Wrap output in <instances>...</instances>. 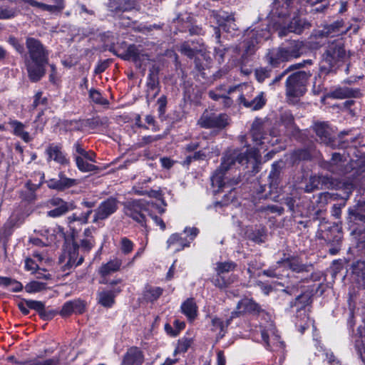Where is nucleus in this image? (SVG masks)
I'll return each instance as SVG.
<instances>
[{
    "mask_svg": "<svg viewBox=\"0 0 365 365\" xmlns=\"http://www.w3.org/2000/svg\"><path fill=\"white\" fill-rule=\"evenodd\" d=\"M259 158V152L256 149H247L245 152H240L237 150L227 151L222 158V162L219 168H217L211 177L212 186L215 192L229 191L231 195L233 191V186L239 183L238 178L228 179L225 176V172L228 170L232 165L237 162L241 165L247 164L250 162L256 163Z\"/></svg>",
    "mask_w": 365,
    "mask_h": 365,
    "instance_id": "f257e3e1",
    "label": "nucleus"
},
{
    "mask_svg": "<svg viewBox=\"0 0 365 365\" xmlns=\"http://www.w3.org/2000/svg\"><path fill=\"white\" fill-rule=\"evenodd\" d=\"M26 46L28 57L25 60L29 79L38 81L45 74V66L48 62V53L43 44L34 38H27Z\"/></svg>",
    "mask_w": 365,
    "mask_h": 365,
    "instance_id": "f03ea898",
    "label": "nucleus"
},
{
    "mask_svg": "<svg viewBox=\"0 0 365 365\" xmlns=\"http://www.w3.org/2000/svg\"><path fill=\"white\" fill-rule=\"evenodd\" d=\"M346 56V50L341 39L329 43L320 62V72L328 74L335 71L340 64L344 62Z\"/></svg>",
    "mask_w": 365,
    "mask_h": 365,
    "instance_id": "7ed1b4c3",
    "label": "nucleus"
},
{
    "mask_svg": "<svg viewBox=\"0 0 365 365\" xmlns=\"http://www.w3.org/2000/svg\"><path fill=\"white\" fill-rule=\"evenodd\" d=\"M270 37L269 31L264 29H251L246 31L244 34V40L237 50H242V58L245 59L249 56L253 55L259 46V44Z\"/></svg>",
    "mask_w": 365,
    "mask_h": 365,
    "instance_id": "20e7f679",
    "label": "nucleus"
},
{
    "mask_svg": "<svg viewBox=\"0 0 365 365\" xmlns=\"http://www.w3.org/2000/svg\"><path fill=\"white\" fill-rule=\"evenodd\" d=\"M310 72L297 71L289 75L286 80V95L288 98L302 96L307 91V84L311 77Z\"/></svg>",
    "mask_w": 365,
    "mask_h": 365,
    "instance_id": "39448f33",
    "label": "nucleus"
},
{
    "mask_svg": "<svg viewBox=\"0 0 365 365\" xmlns=\"http://www.w3.org/2000/svg\"><path fill=\"white\" fill-rule=\"evenodd\" d=\"M310 302V297L308 294L299 295L294 302L290 303V307H296L295 325L302 334L309 328L312 322L307 314V307Z\"/></svg>",
    "mask_w": 365,
    "mask_h": 365,
    "instance_id": "423d86ee",
    "label": "nucleus"
},
{
    "mask_svg": "<svg viewBox=\"0 0 365 365\" xmlns=\"http://www.w3.org/2000/svg\"><path fill=\"white\" fill-rule=\"evenodd\" d=\"M236 267L237 264L232 261L217 262L215 267L217 275L212 280L213 284L220 289H223L234 282L236 279L235 276L233 275L226 279L223 274L234 271Z\"/></svg>",
    "mask_w": 365,
    "mask_h": 365,
    "instance_id": "0eeeda50",
    "label": "nucleus"
},
{
    "mask_svg": "<svg viewBox=\"0 0 365 365\" xmlns=\"http://www.w3.org/2000/svg\"><path fill=\"white\" fill-rule=\"evenodd\" d=\"M79 247L75 243H68L63 254L59 257V262L63 264V270L66 271L82 264L83 257H78Z\"/></svg>",
    "mask_w": 365,
    "mask_h": 365,
    "instance_id": "6e6552de",
    "label": "nucleus"
},
{
    "mask_svg": "<svg viewBox=\"0 0 365 365\" xmlns=\"http://www.w3.org/2000/svg\"><path fill=\"white\" fill-rule=\"evenodd\" d=\"M229 118L227 115L205 110L197 120V125L204 128H219L222 129L228 124Z\"/></svg>",
    "mask_w": 365,
    "mask_h": 365,
    "instance_id": "1a4fd4ad",
    "label": "nucleus"
},
{
    "mask_svg": "<svg viewBox=\"0 0 365 365\" xmlns=\"http://www.w3.org/2000/svg\"><path fill=\"white\" fill-rule=\"evenodd\" d=\"M260 332L262 339L267 349L275 351L284 347V343L280 340L272 323H268L265 327H262Z\"/></svg>",
    "mask_w": 365,
    "mask_h": 365,
    "instance_id": "9d476101",
    "label": "nucleus"
},
{
    "mask_svg": "<svg viewBox=\"0 0 365 365\" xmlns=\"http://www.w3.org/2000/svg\"><path fill=\"white\" fill-rule=\"evenodd\" d=\"M184 232L187 235L188 239L183 238L177 233L173 234L167 241L168 248L176 245L175 252H179L182 250L185 247H190L191 241L197 237L199 230L196 227H186L184 230Z\"/></svg>",
    "mask_w": 365,
    "mask_h": 365,
    "instance_id": "9b49d317",
    "label": "nucleus"
},
{
    "mask_svg": "<svg viewBox=\"0 0 365 365\" xmlns=\"http://www.w3.org/2000/svg\"><path fill=\"white\" fill-rule=\"evenodd\" d=\"M145 210V202L143 200H134L127 202L124 206L125 214L131 217L142 226H145L143 211Z\"/></svg>",
    "mask_w": 365,
    "mask_h": 365,
    "instance_id": "f8f14e48",
    "label": "nucleus"
},
{
    "mask_svg": "<svg viewBox=\"0 0 365 365\" xmlns=\"http://www.w3.org/2000/svg\"><path fill=\"white\" fill-rule=\"evenodd\" d=\"M47 155V162L54 161L61 166H68L70 165V159L68 157L60 144L51 143L45 150Z\"/></svg>",
    "mask_w": 365,
    "mask_h": 365,
    "instance_id": "ddd939ff",
    "label": "nucleus"
},
{
    "mask_svg": "<svg viewBox=\"0 0 365 365\" xmlns=\"http://www.w3.org/2000/svg\"><path fill=\"white\" fill-rule=\"evenodd\" d=\"M48 205L53 208L47 212V216L53 218L59 217L74 209L73 203L66 202L60 197H53L48 202Z\"/></svg>",
    "mask_w": 365,
    "mask_h": 365,
    "instance_id": "4468645a",
    "label": "nucleus"
},
{
    "mask_svg": "<svg viewBox=\"0 0 365 365\" xmlns=\"http://www.w3.org/2000/svg\"><path fill=\"white\" fill-rule=\"evenodd\" d=\"M118 209V201L113 197H110L103 201L95 210L93 222L103 220L113 215Z\"/></svg>",
    "mask_w": 365,
    "mask_h": 365,
    "instance_id": "2eb2a0df",
    "label": "nucleus"
},
{
    "mask_svg": "<svg viewBox=\"0 0 365 365\" xmlns=\"http://www.w3.org/2000/svg\"><path fill=\"white\" fill-rule=\"evenodd\" d=\"M281 47L287 61L299 58L305 53L304 41L298 40L289 41L286 44H282Z\"/></svg>",
    "mask_w": 365,
    "mask_h": 365,
    "instance_id": "dca6fc26",
    "label": "nucleus"
},
{
    "mask_svg": "<svg viewBox=\"0 0 365 365\" xmlns=\"http://www.w3.org/2000/svg\"><path fill=\"white\" fill-rule=\"evenodd\" d=\"M277 265L298 273L306 271L307 268L299 257L287 255L285 253L283 254V257L277 262Z\"/></svg>",
    "mask_w": 365,
    "mask_h": 365,
    "instance_id": "f3484780",
    "label": "nucleus"
},
{
    "mask_svg": "<svg viewBox=\"0 0 365 365\" xmlns=\"http://www.w3.org/2000/svg\"><path fill=\"white\" fill-rule=\"evenodd\" d=\"M144 361L143 351L138 347L132 346L123 355L120 365H142Z\"/></svg>",
    "mask_w": 365,
    "mask_h": 365,
    "instance_id": "a211bd4d",
    "label": "nucleus"
},
{
    "mask_svg": "<svg viewBox=\"0 0 365 365\" xmlns=\"http://www.w3.org/2000/svg\"><path fill=\"white\" fill-rule=\"evenodd\" d=\"M262 311L260 306L255 301L250 299H243L240 300L237 305V310L231 314V318H235L242 313L253 312L259 313Z\"/></svg>",
    "mask_w": 365,
    "mask_h": 365,
    "instance_id": "6ab92c4d",
    "label": "nucleus"
},
{
    "mask_svg": "<svg viewBox=\"0 0 365 365\" xmlns=\"http://www.w3.org/2000/svg\"><path fill=\"white\" fill-rule=\"evenodd\" d=\"M310 24L304 19H301L298 17H294L290 21L287 27H284L278 31V34L280 37H283L287 35V32H293L297 34H300L304 29L309 28Z\"/></svg>",
    "mask_w": 365,
    "mask_h": 365,
    "instance_id": "aec40b11",
    "label": "nucleus"
},
{
    "mask_svg": "<svg viewBox=\"0 0 365 365\" xmlns=\"http://www.w3.org/2000/svg\"><path fill=\"white\" fill-rule=\"evenodd\" d=\"M86 309V304L83 301L77 299L66 302L62 307L60 314L62 317H67L73 313L82 314Z\"/></svg>",
    "mask_w": 365,
    "mask_h": 365,
    "instance_id": "412c9836",
    "label": "nucleus"
},
{
    "mask_svg": "<svg viewBox=\"0 0 365 365\" xmlns=\"http://www.w3.org/2000/svg\"><path fill=\"white\" fill-rule=\"evenodd\" d=\"M346 160L339 153H334L329 162L324 165V168L332 173L339 175L344 174L347 172L345 168Z\"/></svg>",
    "mask_w": 365,
    "mask_h": 365,
    "instance_id": "4be33fe9",
    "label": "nucleus"
},
{
    "mask_svg": "<svg viewBox=\"0 0 365 365\" xmlns=\"http://www.w3.org/2000/svg\"><path fill=\"white\" fill-rule=\"evenodd\" d=\"M229 93H238L237 99L240 103H242L245 106L247 105V99H252L254 96L252 93L254 88L249 85H240L238 86L230 87L229 88Z\"/></svg>",
    "mask_w": 365,
    "mask_h": 365,
    "instance_id": "5701e85b",
    "label": "nucleus"
},
{
    "mask_svg": "<svg viewBox=\"0 0 365 365\" xmlns=\"http://www.w3.org/2000/svg\"><path fill=\"white\" fill-rule=\"evenodd\" d=\"M292 0H275L273 3L272 12L279 17H284L290 14Z\"/></svg>",
    "mask_w": 365,
    "mask_h": 365,
    "instance_id": "b1692460",
    "label": "nucleus"
},
{
    "mask_svg": "<svg viewBox=\"0 0 365 365\" xmlns=\"http://www.w3.org/2000/svg\"><path fill=\"white\" fill-rule=\"evenodd\" d=\"M266 58L268 63L273 67H277L281 63L287 61L281 46L269 50Z\"/></svg>",
    "mask_w": 365,
    "mask_h": 365,
    "instance_id": "393cba45",
    "label": "nucleus"
},
{
    "mask_svg": "<svg viewBox=\"0 0 365 365\" xmlns=\"http://www.w3.org/2000/svg\"><path fill=\"white\" fill-rule=\"evenodd\" d=\"M344 27V22L342 20H338L335 22L325 26L324 29L318 31L317 34L315 36L312 37V39L316 37L317 35L320 36H336L339 34L344 33L342 29Z\"/></svg>",
    "mask_w": 365,
    "mask_h": 365,
    "instance_id": "a878e982",
    "label": "nucleus"
},
{
    "mask_svg": "<svg viewBox=\"0 0 365 365\" xmlns=\"http://www.w3.org/2000/svg\"><path fill=\"white\" fill-rule=\"evenodd\" d=\"M28 307L31 309L36 311L41 318L45 320L52 319L56 315V312L53 310L47 311L42 302L35 300H28Z\"/></svg>",
    "mask_w": 365,
    "mask_h": 365,
    "instance_id": "bb28decb",
    "label": "nucleus"
},
{
    "mask_svg": "<svg viewBox=\"0 0 365 365\" xmlns=\"http://www.w3.org/2000/svg\"><path fill=\"white\" fill-rule=\"evenodd\" d=\"M9 125L13 130V133L22 139L25 143H29L33 140L31 135L25 130L26 125L20 121L11 120Z\"/></svg>",
    "mask_w": 365,
    "mask_h": 365,
    "instance_id": "cd10ccee",
    "label": "nucleus"
},
{
    "mask_svg": "<svg viewBox=\"0 0 365 365\" xmlns=\"http://www.w3.org/2000/svg\"><path fill=\"white\" fill-rule=\"evenodd\" d=\"M122 265V260L118 258L110 259L107 263L103 264L98 270L102 277H106L110 274L118 272Z\"/></svg>",
    "mask_w": 365,
    "mask_h": 365,
    "instance_id": "c85d7f7f",
    "label": "nucleus"
},
{
    "mask_svg": "<svg viewBox=\"0 0 365 365\" xmlns=\"http://www.w3.org/2000/svg\"><path fill=\"white\" fill-rule=\"evenodd\" d=\"M136 0H113L110 1L109 7L115 12L128 11L135 8Z\"/></svg>",
    "mask_w": 365,
    "mask_h": 365,
    "instance_id": "c756f323",
    "label": "nucleus"
},
{
    "mask_svg": "<svg viewBox=\"0 0 365 365\" xmlns=\"http://www.w3.org/2000/svg\"><path fill=\"white\" fill-rule=\"evenodd\" d=\"M182 312L187 318L192 321L194 320L197 314V306L193 298L187 299L180 307Z\"/></svg>",
    "mask_w": 365,
    "mask_h": 365,
    "instance_id": "7c9ffc66",
    "label": "nucleus"
},
{
    "mask_svg": "<svg viewBox=\"0 0 365 365\" xmlns=\"http://www.w3.org/2000/svg\"><path fill=\"white\" fill-rule=\"evenodd\" d=\"M314 129L322 143L325 144L330 143V130L327 123H317L314 126Z\"/></svg>",
    "mask_w": 365,
    "mask_h": 365,
    "instance_id": "2f4dec72",
    "label": "nucleus"
},
{
    "mask_svg": "<svg viewBox=\"0 0 365 365\" xmlns=\"http://www.w3.org/2000/svg\"><path fill=\"white\" fill-rule=\"evenodd\" d=\"M158 81L155 76L150 73L147 82V98L148 101L153 100L158 94L160 89L158 87Z\"/></svg>",
    "mask_w": 365,
    "mask_h": 365,
    "instance_id": "473e14b6",
    "label": "nucleus"
},
{
    "mask_svg": "<svg viewBox=\"0 0 365 365\" xmlns=\"http://www.w3.org/2000/svg\"><path fill=\"white\" fill-rule=\"evenodd\" d=\"M359 91L349 87H339L333 91L331 96L334 98L344 99L346 98H355L359 94Z\"/></svg>",
    "mask_w": 365,
    "mask_h": 365,
    "instance_id": "72a5a7b5",
    "label": "nucleus"
},
{
    "mask_svg": "<svg viewBox=\"0 0 365 365\" xmlns=\"http://www.w3.org/2000/svg\"><path fill=\"white\" fill-rule=\"evenodd\" d=\"M163 294V289L158 287L148 286L143 292V298L145 301L153 302Z\"/></svg>",
    "mask_w": 365,
    "mask_h": 365,
    "instance_id": "f704fd0d",
    "label": "nucleus"
},
{
    "mask_svg": "<svg viewBox=\"0 0 365 365\" xmlns=\"http://www.w3.org/2000/svg\"><path fill=\"white\" fill-rule=\"evenodd\" d=\"M252 140L256 145H263L265 143L266 137L264 135L263 129L258 123H253L251 129Z\"/></svg>",
    "mask_w": 365,
    "mask_h": 365,
    "instance_id": "c9c22d12",
    "label": "nucleus"
},
{
    "mask_svg": "<svg viewBox=\"0 0 365 365\" xmlns=\"http://www.w3.org/2000/svg\"><path fill=\"white\" fill-rule=\"evenodd\" d=\"M266 100L263 93H258L252 99H247L246 108H249L252 110H257L262 108L265 104Z\"/></svg>",
    "mask_w": 365,
    "mask_h": 365,
    "instance_id": "e433bc0d",
    "label": "nucleus"
},
{
    "mask_svg": "<svg viewBox=\"0 0 365 365\" xmlns=\"http://www.w3.org/2000/svg\"><path fill=\"white\" fill-rule=\"evenodd\" d=\"M141 51L140 46L130 45L126 50L125 56L127 58H131L135 62L138 61H142L145 59V57H148V56L143 54Z\"/></svg>",
    "mask_w": 365,
    "mask_h": 365,
    "instance_id": "4c0bfd02",
    "label": "nucleus"
},
{
    "mask_svg": "<svg viewBox=\"0 0 365 365\" xmlns=\"http://www.w3.org/2000/svg\"><path fill=\"white\" fill-rule=\"evenodd\" d=\"M98 303L105 307H110L115 302V294L112 291H102L98 294Z\"/></svg>",
    "mask_w": 365,
    "mask_h": 365,
    "instance_id": "58836bf2",
    "label": "nucleus"
},
{
    "mask_svg": "<svg viewBox=\"0 0 365 365\" xmlns=\"http://www.w3.org/2000/svg\"><path fill=\"white\" fill-rule=\"evenodd\" d=\"M76 166L78 169L83 173L92 172L98 170V168L95 165L88 163L81 156L74 155Z\"/></svg>",
    "mask_w": 365,
    "mask_h": 365,
    "instance_id": "ea45409f",
    "label": "nucleus"
},
{
    "mask_svg": "<svg viewBox=\"0 0 365 365\" xmlns=\"http://www.w3.org/2000/svg\"><path fill=\"white\" fill-rule=\"evenodd\" d=\"M232 319L233 318H231L230 317L229 319H227L225 322H224L222 320L217 317L213 318L212 319V330L218 331V334L221 336H223L225 332L226 327H228Z\"/></svg>",
    "mask_w": 365,
    "mask_h": 365,
    "instance_id": "a19ab883",
    "label": "nucleus"
},
{
    "mask_svg": "<svg viewBox=\"0 0 365 365\" xmlns=\"http://www.w3.org/2000/svg\"><path fill=\"white\" fill-rule=\"evenodd\" d=\"M318 31H314L307 39L306 42H304L305 44V51L307 50V48H309V49H317L319 48L322 44V38L324 36H317L316 37L313 38L312 39V37L313 36H315L317 34Z\"/></svg>",
    "mask_w": 365,
    "mask_h": 365,
    "instance_id": "79ce46f5",
    "label": "nucleus"
},
{
    "mask_svg": "<svg viewBox=\"0 0 365 365\" xmlns=\"http://www.w3.org/2000/svg\"><path fill=\"white\" fill-rule=\"evenodd\" d=\"M58 180L61 190H64L65 189L70 188L78 184L77 180L67 178L63 172L58 173Z\"/></svg>",
    "mask_w": 365,
    "mask_h": 365,
    "instance_id": "37998d69",
    "label": "nucleus"
},
{
    "mask_svg": "<svg viewBox=\"0 0 365 365\" xmlns=\"http://www.w3.org/2000/svg\"><path fill=\"white\" fill-rule=\"evenodd\" d=\"M46 288V284L38 281H31L25 286V289L29 293L41 292Z\"/></svg>",
    "mask_w": 365,
    "mask_h": 365,
    "instance_id": "c03bdc74",
    "label": "nucleus"
},
{
    "mask_svg": "<svg viewBox=\"0 0 365 365\" xmlns=\"http://www.w3.org/2000/svg\"><path fill=\"white\" fill-rule=\"evenodd\" d=\"M53 4H47L46 6L49 7L44 9V11H47L50 13H61L65 8L64 0H51Z\"/></svg>",
    "mask_w": 365,
    "mask_h": 365,
    "instance_id": "a18cd8bd",
    "label": "nucleus"
},
{
    "mask_svg": "<svg viewBox=\"0 0 365 365\" xmlns=\"http://www.w3.org/2000/svg\"><path fill=\"white\" fill-rule=\"evenodd\" d=\"M279 170L277 168V165L274 163L272 165V170L269 173V178L270 180L269 185L271 188H277L279 178Z\"/></svg>",
    "mask_w": 365,
    "mask_h": 365,
    "instance_id": "49530a36",
    "label": "nucleus"
},
{
    "mask_svg": "<svg viewBox=\"0 0 365 365\" xmlns=\"http://www.w3.org/2000/svg\"><path fill=\"white\" fill-rule=\"evenodd\" d=\"M16 8L9 6H0V19H8L15 17L18 14Z\"/></svg>",
    "mask_w": 365,
    "mask_h": 365,
    "instance_id": "de8ad7c7",
    "label": "nucleus"
},
{
    "mask_svg": "<svg viewBox=\"0 0 365 365\" xmlns=\"http://www.w3.org/2000/svg\"><path fill=\"white\" fill-rule=\"evenodd\" d=\"M134 247L133 242L126 237H123L120 240V248L124 255L130 254Z\"/></svg>",
    "mask_w": 365,
    "mask_h": 365,
    "instance_id": "09e8293b",
    "label": "nucleus"
},
{
    "mask_svg": "<svg viewBox=\"0 0 365 365\" xmlns=\"http://www.w3.org/2000/svg\"><path fill=\"white\" fill-rule=\"evenodd\" d=\"M180 51L187 56V57L192 58L198 52L202 51V49H197L195 48H192L188 42H184L181 44L180 47Z\"/></svg>",
    "mask_w": 365,
    "mask_h": 365,
    "instance_id": "8fccbe9b",
    "label": "nucleus"
},
{
    "mask_svg": "<svg viewBox=\"0 0 365 365\" xmlns=\"http://www.w3.org/2000/svg\"><path fill=\"white\" fill-rule=\"evenodd\" d=\"M89 97L95 103L99 105L108 104V101L102 96L101 93L98 91L96 89H91L89 91Z\"/></svg>",
    "mask_w": 365,
    "mask_h": 365,
    "instance_id": "3c124183",
    "label": "nucleus"
},
{
    "mask_svg": "<svg viewBox=\"0 0 365 365\" xmlns=\"http://www.w3.org/2000/svg\"><path fill=\"white\" fill-rule=\"evenodd\" d=\"M320 349L324 351L325 360H327L329 365H342L340 360L330 350H325L322 346Z\"/></svg>",
    "mask_w": 365,
    "mask_h": 365,
    "instance_id": "603ef678",
    "label": "nucleus"
},
{
    "mask_svg": "<svg viewBox=\"0 0 365 365\" xmlns=\"http://www.w3.org/2000/svg\"><path fill=\"white\" fill-rule=\"evenodd\" d=\"M271 70L267 68L256 69L255 77L259 83H262L266 78L270 77Z\"/></svg>",
    "mask_w": 365,
    "mask_h": 365,
    "instance_id": "864d4df0",
    "label": "nucleus"
},
{
    "mask_svg": "<svg viewBox=\"0 0 365 365\" xmlns=\"http://www.w3.org/2000/svg\"><path fill=\"white\" fill-rule=\"evenodd\" d=\"M192 344V340L187 338H183L179 340L175 354L177 352H185Z\"/></svg>",
    "mask_w": 365,
    "mask_h": 365,
    "instance_id": "5fc2aeb1",
    "label": "nucleus"
},
{
    "mask_svg": "<svg viewBox=\"0 0 365 365\" xmlns=\"http://www.w3.org/2000/svg\"><path fill=\"white\" fill-rule=\"evenodd\" d=\"M19 4L24 3L28 4L34 8L39 9L41 11H44V9H48V7L46 6V4L39 2L36 0H17Z\"/></svg>",
    "mask_w": 365,
    "mask_h": 365,
    "instance_id": "6e6d98bb",
    "label": "nucleus"
},
{
    "mask_svg": "<svg viewBox=\"0 0 365 365\" xmlns=\"http://www.w3.org/2000/svg\"><path fill=\"white\" fill-rule=\"evenodd\" d=\"M9 42L18 53L21 55H26L24 52V46L18 41V39L14 37H10Z\"/></svg>",
    "mask_w": 365,
    "mask_h": 365,
    "instance_id": "4d7b16f0",
    "label": "nucleus"
},
{
    "mask_svg": "<svg viewBox=\"0 0 365 365\" xmlns=\"http://www.w3.org/2000/svg\"><path fill=\"white\" fill-rule=\"evenodd\" d=\"M25 365H56L53 359H34L25 363Z\"/></svg>",
    "mask_w": 365,
    "mask_h": 365,
    "instance_id": "13d9d810",
    "label": "nucleus"
},
{
    "mask_svg": "<svg viewBox=\"0 0 365 365\" xmlns=\"http://www.w3.org/2000/svg\"><path fill=\"white\" fill-rule=\"evenodd\" d=\"M25 269L28 271H31L32 273H34V272L38 269V265L34 259L27 258L25 260Z\"/></svg>",
    "mask_w": 365,
    "mask_h": 365,
    "instance_id": "bf43d9fd",
    "label": "nucleus"
},
{
    "mask_svg": "<svg viewBox=\"0 0 365 365\" xmlns=\"http://www.w3.org/2000/svg\"><path fill=\"white\" fill-rule=\"evenodd\" d=\"M207 157H210V152L207 151L206 148L198 150L192 155V158L195 160H205Z\"/></svg>",
    "mask_w": 365,
    "mask_h": 365,
    "instance_id": "052dcab7",
    "label": "nucleus"
},
{
    "mask_svg": "<svg viewBox=\"0 0 365 365\" xmlns=\"http://www.w3.org/2000/svg\"><path fill=\"white\" fill-rule=\"evenodd\" d=\"M94 240L93 237L86 238L81 240V247L86 251L88 252L94 245Z\"/></svg>",
    "mask_w": 365,
    "mask_h": 365,
    "instance_id": "680f3d73",
    "label": "nucleus"
},
{
    "mask_svg": "<svg viewBox=\"0 0 365 365\" xmlns=\"http://www.w3.org/2000/svg\"><path fill=\"white\" fill-rule=\"evenodd\" d=\"M161 138L160 135H148L142 138L140 142V146H144L147 144L151 143L154 141H157Z\"/></svg>",
    "mask_w": 365,
    "mask_h": 365,
    "instance_id": "e2e57ef3",
    "label": "nucleus"
},
{
    "mask_svg": "<svg viewBox=\"0 0 365 365\" xmlns=\"http://www.w3.org/2000/svg\"><path fill=\"white\" fill-rule=\"evenodd\" d=\"M312 64H313V61L312 59L304 60L300 63L292 64V65L289 66L288 67V70H289V71H292L293 70L304 67L307 65H312Z\"/></svg>",
    "mask_w": 365,
    "mask_h": 365,
    "instance_id": "0e129e2a",
    "label": "nucleus"
},
{
    "mask_svg": "<svg viewBox=\"0 0 365 365\" xmlns=\"http://www.w3.org/2000/svg\"><path fill=\"white\" fill-rule=\"evenodd\" d=\"M295 158L299 160H307L310 158V154L307 150H298L294 152Z\"/></svg>",
    "mask_w": 365,
    "mask_h": 365,
    "instance_id": "69168bd1",
    "label": "nucleus"
},
{
    "mask_svg": "<svg viewBox=\"0 0 365 365\" xmlns=\"http://www.w3.org/2000/svg\"><path fill=\"white\" fill-rule=\"evenodd\" d=\"M47 98L42 97V93L38 92L34 96V101L33 105L34 107H37L39 105H44L46 103Z\"/></svg>",
    "mask_w": 365,
    "mask_h": 365,
    "instance_id": "338daca9",
    "label": "nucleus"
},
{
    "mask_svg": "<svg viewBox=\"0 0 365 365\" xmlns=\"http://www.w3.org/2000/svg\"><path fill=\"white\" fill-rule=\"evenodd\" d=\"M174 327H175V329H174V331L172 332V336H175L179 334V332L181 330H182L185 328V324L184 322H181L178 319H175L174 321Z\"/></svg>",
    "mask_w": 365,
    "mask_h": 365,
    "instance_id": "774afa93",
    "label": "nucleus"
}]
</instances>
